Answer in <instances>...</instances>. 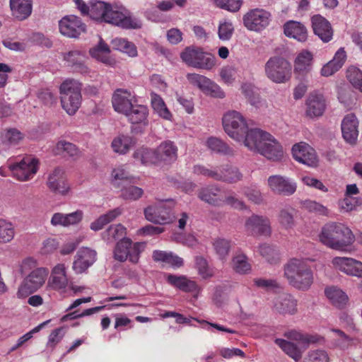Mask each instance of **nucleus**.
I'll use <instances>...</instances> for the list:
<instances>
[{
    "mask_svg": "<svg viewBox=\"0 0 362 362\" xmlns=\"http://www.w3.org/2000/svg\"><path fill=\"white\" fill-rule=\"evenodd\" d=\"M335 270L349 276L362 278V262L347 257H335L332 259Z\"/></svg>",
    "mask_w": 362,
    "mask_h": 362,
    "instance_id": "dca6fc26",
    "label": "nucleus"
},
{
    "mask_svg": "<svg viewBox=\"0 0 362 362\" xmlns=\"http://www.w3.org/2000/svg\"><path fill=\"white\" fill-rule=\"evenodd\" d=\"M9 6L12 16L18 21L27 19L32 13V0H10Z\"/></svg>",
    "mask_w": 362,
    "mask_h": 362,
    "instance_id": "bb28decb",
    "label": "nucleus"
},
{
    "mask_svg": "<svg viewBox=\"0 0 362 362\" xmlns=\"http://www.w3.org/2000/svg\"><path fill=\"white\" fill-rule=\"evenodd\" d=\"M85 53L79 50H72L67 53L63 54L64 60L71 66L75 71L81 74H88L89 69L85 64Z\"/></svg>",
    "mask_w": 362,
    "mask_h": 362,
    "instance_id": "a878e982",
    "label": "nucleus"
},
{
    "mask_svg": "<svg viewBox=\"0 0 362 362\" xmlns=\"http://www.w3.org/2000/svg\"><path fill=\"white\" fill-rule=\"evenodd\" d=\"M216 5L221 8L235 12L241 6L242 0H213Z\"/></svg>",
    "mask_w": 362,
    "mask_h": 362,
    "instance_id": "052dcab7",
    "label": "nucleus"
},
{
    "mask_svg": "<svg viewBox=\"0 0 362 362\" xmlns=\"http://www.w3.org/2000/svg\"><path fill=\"white\" fill-rule=\"evenodd\" d=\"M111 175L115 180H128L134 179V177L124 166L115 168L112 171Z\"/></svg>",
    "mask_w": 362,
    "mask_h": 362,
    "instance_id": "69168bd1",
    "label": "nucleus"
},
{
    "mask_svg": "<svg viewBox=\"0 0 362 362\" xmlns=\"http://www.w3.org/2000/svg\"><path fill=\"white\" fill-rule=\"evenodd\" d=\"M269 187L275 194L281 195H290L296 189V185L291 182H269Z\"/></svg>",
    "mask_w": 362,
    "mask_h": 362,
    "instance_id": "603ef678",
    "label": "nucleus"
},
{
    "mask_svg": "<svg viewBox=\"0 0 362 362\" xmlns=\"http://www.w3.org/2000/svg\"><path fill=\"white\" fill-rule=\"evenodd\" d=\"M64 334L63 327H59L53 329L49 336L47 348L53 350L62 340Z\"/></svg>",
    "mask_w": 362,
    "mask_h": 362,
    "instance_id": "bf43d9fd",
    "label": "nucleus"
},
{
    "mask_svg": "<svg viewBox=\"0 0 362 362\" xmlns=\"http://www.w3.org/2000/svg\"><path fill=\"white\" fill-rule=\"evenodd\" d=\"M275 342L284 351V352H285L295 361H298L301 358V351L293 343L281 339H276Z\"/></svg>",
    "mask_w": 362,
    "mask_h": 362,
    "instance_id": "79ce46f5",
    "label": "nucleus"
},
{
    "mask_svg": "<svg viewBox=\"0 0 362 362\" xmlns=\"http://www.w3.org/2000/svg\"><path fill=\"white\" fill-rule=\"evenodd\" d=\"M341 133L344 140L354 144L358 136V120L354 114L346 115L341 121Z\"/></svg>",
    "mask_w": 362,
    "mask_h": 362,
    "instance_id": "4be33fe9",
    "label": "nucleus"
},
{
    "mask_svg": "<svg viewBox=\"0 0 362 362\" xmlns=\"http://www.w3.org/2000/svg\"><path fill=\"white\" fill-rule=\"evenodd\" d=\"M266 158L273 160H278L283 156V148L279 143L270 134L269 141L264 143L259 152Z\"/></svg>",
    "mask_w": 362,
    "mask_h": 362,
    "instance_id": "473e14b6",
    "label": "nucleus"
},
{
    "mask_svg": "<svg viewBox=\"0 0 362 362\" xmlns=\"http://www.w3.org/2000/svg\"><path fill=\"white\" fill-rule=\"evenodd\" d=\"M214 247L220 258L223 259L228 253L230 243L225 239L218 238L214 242Z\"/></svg>",
    "mask_w": 362,
    "mask_h": 362,
    "instance_id": "e2e57ef3",
    "label": "nucleus"
},
{
    "mask_svg": "<svg viewBox=\"0 0 362 362\" xmlns=\"http://www.w3.org/2000/svg\"><path fill=\"white\" fill-rule=\"evenodd\" d=\"M293 158L309 167H316L318 159L315 149L305 142L296 144L292 147Z\"/></svg>",
    "mask_w": 362,
    "mask_h": 362,
    "instance_id": "6ab92c4d",
    "label": "nucleus"
},
{
    "mask_svg": "<svg viewBox=\"0 0 362 362\" xmlns=\"http://www.w3.org/2000/svg\"><path fill=\"white\" fill-rule=\"evenodd\" d=\"M136 155H140L142 163L146 165H170L177 158V147L174 142L167 140L161 142L154 150L142 149Z\"/></svg>",
    "mask_w": 362,
    "mask_h": 362,
    "instance_id": "20e7f679",
    "label": "nucleus"
},
{
    "mask_svg": "<svg viewBox=\"0 0 362 362\" xmlns=\"http://www.w3.org/2000/svg\"><path fill=\"white\" fill-rule=\"evenodd\" d=\"M113 49L127 54L129 57H135L137 56V48L135 45L127 39L116 37L111 42Z\"/></svg>",
    "mask_w": 362,
    "mask_h": 362,
    "instance_id": "58836bf2",
    "label": "nucleus"
},
{
    "mask_svg": "<svg viewBox=\"0 0 362 362\" xmlns=\"http://www.w3.org/2000/svg\"><path fill=\"white\" fill-rule=\"evenodd\" d=\"M143 194L142 189L130 185L122 191V196L125 199L136 200L140 198Z\"/></svg>",
    "mask_w": 362,
    "mask_h": 362,
    "instance_id": "680f3d73",
    "label": "nucleus"
},
{
    "mask_svg": "<svg viewBox=\"0 0 362 362\" xmlns=\"http://www.w3.org/2000/svg\"><path fill=\"white\" fill-rule=\"evenodd\" d=\"M338 99L345 107H351L355 103V93L348 86L338 87Z\"/></svg>",
    "mask_w": 362,
    "mask_h": 362,
    "instance_id": "c03bdc74",
    "label": "nucleus"
},
{
    "mask_svg": "<svg viewBox=\"0 0 362 362\" xmlns=\"http://www.w3.org/2000/svg\"><path fill=\"white\" fill-rule=\"evenodd\" d=\"M134 140L129 135H119L115 138L112 142L113 151L119 154L127 153L134 145Z\"/></svg>",
    "mask_w": 362,
    "mask_h": 362,
    "instance_id": "e433bc0d",
    "label": "nucleus"
},
{
    "mask_svg": "<svg viewBox=\"0 0 362 362\" xmlns=\"http://www.w3.org/2000/svg\"><path fill=\"white\" fill-rule=\"evenodd\" d=\"M192 173L200 178L216 180L217 177V169H211L201 164H196L192 168Z\"/></svg>",
    "mask_w": 362,
    "mask_h": 362,
    "instance_id": "3c124183",
    "label": "nucleus"
},
{
    "mask_svg": "<svg viewBox=\"0 0 362 362\" xmlns=\"http://www.w3.org/2000/svg\"><path fill=\"white\" fill-rule=\"evenodd\" d=\"M346 77L350 83L362 93V71L355 66L349 67L346 72Z\"/></svg>",
    "mask_w": 362,
    "mask_h": 362,
    "instance_id": "8fccbe9b",
    "label": "nucleus"
},
{
    "mask_svg": "<svg viewBox=\"0 0 362 362\" xmlns=\"http://www.w3.org/2000/svg\"><path fill=\"white\" fill-rule=\"evenodd\" d=\"M235 69L233 66L223 67L220 73L221 79L224 83L231 84L235 80Z\"/></svg>",
    "mask_w": 362,
    "mask_h": 362,
    "instance_id": "774afa93",
    "label": "nucleus"
},
{
    "mask_svg": "<svg viewBox=\"0 0 362 362\" xmlns=\"http://www.w3.org/2000/svg\"><path fill=\"white\" fill-rule=\"evenodd\" d=\"M82 14L99 23H105L123 29L141 28V22L134 18L123 6L111 5L101 1H91L86 5L82 0H74Z\"/></svg>",
    "mask_w": 362,
    "mask_h": 362,
    "instance_id": "f257e3e1",
    "label": "nucleus"
},
{
    "mask_svg": "<svg viewBox=\"0 0 362 362\" xmlns=\"http://www.w3.org/2000/svg\"><path fill=\"white\" fill-rule=\"evenodd\" d=\"M7 167L15 178L21 180H30L37 171L38 160L28 156L19 162L8 161Z\"/></svg>",
    "mask_w": 362,
    "mask_h": 362,
    "instance_id": "f8f14e48",
    "label": "nucleus"
},
{
    "mask_svg": "<svg viewBox=\"0 0 362 362\" xmlns=\"http://www.w3.org/2000/svg\"><path fill=\"white\" fill-rule=\"evenodd\" d=\"M361 204V200L352 196H344V198L339 202V206L341 211H351Z\"/></svg>",
    "mask_w": 362,
    "mask_h": 362,
    "instance_id": "13d9d810",
    "label": "nucleus"
},
{
    "mask_svg": "<svg viewBox=\"0 0 362 362\" xmlns=\"http://www.w3.org/2000/svg\"><path fill=\"white\" fill-rule=\"evenodd\" d=\"M95 260V251L89 248H82L77 252L72 266L73 270L76 274L83 273Z\"/></svg>",
    "mask_w": 362,
    "mask_h": 362,
    "instance_id": "5701e85b",
    "label": "nucleus"
},
{
    "mask_svg": "<svg viewBox=\"0 0 362 362\" xmlns=\"http://www.w3.org/2000/svg\"><path fill=\"white\" fill-rule=\"evenodd\" d=\"M320 241L325 245L339 251H348L355 237L348 227L342 223L326 224L319 235Z\"/></svg>",
    "mask_w": 362,
    "mask_h": 362,
    "instance_id": "7ed1b4c3",
    "label": "nucleus"
},
{
    "mask_svg": "<svg viewBox=\"0 0 362 362\" xmlns=\"http://www.w3.org/2000/svg\"><path fill=\"white\" fill-rule=\"evenodd\" d=\"M214 189H202L199 194V197L201 199L208 202L209 204L213 205H221L222 202L224 201L222 200V194L220 190L216 189L215 191L216 192H213ZM226 203L232 206L236 209H243L244 206V204L243 202L235 199L233 197H229L226 199Z\"/></svg>",
    "mask_w": 362,
    "mask_h": 362,
    "instance_id": "412c9836",
    "label": "nucleus"
},
{
    "mask_svg": "<svg viewBox=\"0 0 362 362\" xmlns=\"http://www.w3.org/2000/svg\"><path fill=\"white\" fill-rule=\"evenodd\" d=\"M245 230L252 236L269 235L272 231L270 221L265 216L253 214L246 220Z\"/></svg>",
    "mask_w": 362,
    "mask_h": 362,
    "instance_id": "a211bd4d",
    "label": "nucleus"
},
{
    "mask_svg": "<svg viewBox=\"0 0 362 362\" xmlns=\"http://www.w3.org/2000/svg\"><path fill=\"white\" fill-rule=\"evenodd\" d=\"M312 25L314 33L323 42L331 40L333 35L332 29L329 21L320 15H315L312 18Z\"/></svg>",
    "mask_w": 362,
    "mask_h": 362,
    "instance_id": "393cba45",
    "label": "nucleus"
},
{
    "mask_svg": "<svg viewBox=\"0 0 362 362\" xmlns=\"http://www.w3.org/2000/svg\"><path fill=\"white\" fill-rule=\"evenodd\" d=\"M241 92L250 105L257 106L260 103V97L257 88L252 83H243L241 86Z\"/></svg>",
    "mask_w": 362,
    "mask_h": 362,
    "instance_id": "a18cd8bd",
    "label": "nucleus"
},
{
    "mask_svg": "<svg viewBox=\"0 0 362 362\" xmlns=\"http://www.w3.org/2000/svg\"><path fill=\"white\" fill-rule=\"evenodd\" d=\"M175 202L173 199L158 201L144 209L146 220L157 224H165L173 221Z\"/></svg>",
    "mask_w": 362,
    "mask_h": 362,
    "instance_id": "0eeeda50",
    "label": "nucleus"
},
{
    "mask_svg": "<svg viewBox=\"0 0 362 362\" xmlns=\"http://www.w3.org/2000/svg\"><path fill=\"white\" fill-rule=\"evenodd\" d=\"M60 33L70 38H77L86 31V25L76 16H66L59 22Z\"/></svg>",
    "mask_w": 362,
    "mask_h": 362,
    "instance_id": "f3484780",
    "label": "nucleus"
},
{
    "mask_svg": "<svg viewBox=\"0 0 362 362\" xmlns=\"http://www.w3.org/2000/svg\"><path fill=\"white\" fill-rule=\"evenodd\" d=\"M151 105L153 110L163 119L171 121L173 115L162 98L156 93H151Z\"/></svg>",
    "mask_w": 362,
    "mask_h": 362,
    "instance_id": "4c0bfd02",
    "label": "nucleus"
},
{
    "mask_svg": "<svg viewBox=\"0 0 362 362\" xmlns=\"http://www.w3.org/2000/svg\"><path fill=\"white\" fill-rule=\"evenodd\" d=\"M270 134L259 129L247 128V132L244 134V138L240 142H242L248 149L259 152L260 148L267 141H269Z\"/></svg>",
    "mask_w": 362,
    "mask_h": 362,
    "instance_id": "aec40b11",
    "label": "nucleus"
},
{
    "mask_svg": "<svg viewBox=\"0 0 362 362\" xmlns=\"http://www.w3.org/2000/svg\"><path fill=\"white\" fill-rule=\"evenodd\" d=\"M271 13L262 8H254L247 11L243 17L244 26L249 30L259 32L270 23Z\"/></svg>",
    "mask_w": 362,
    "mask_h": 362,
    "instance_id": "4468645a",
    "label": "nucleus"
},
{
    "mask_svg": "<svg viewBox=\"0 0 362 362\" xmlns=\"http://www.w3.org/2000/svg\"><path fill=\"white\" fill-rule=\"evenodd\" d=\"M284 32L286 37L293 38L298 42H305L308 38L307 29L300 22L290 21L284 25Z\"/></svg>",
    "mask_w": 362,
    "mask_h": 362,
    "instance_id": "c85d7f7f",
    "label": "nucleus"
},
{
    "mask_svg": "<svg viewBox=\"0 0 362 362\" xmlns=\"http://www.w3.org/2000/svg\"><path fill=\"white\" fill-rule=\"evenodd\" d=\"M313 54L308 50L300 52L294 61V73L300 76L307 74L311 69Z\"/></svg>",
    "mask_w": 362,
    "mask_h": 362,
    "instance_id": "2f4dec72",
    "label": "nucleus"
},
{
    "mask_svg": "<svg viewBox=\"0 0 362 362\" xmlns=\"http://www.w3.org/2000/svg\"><path fill=\"white\" fill-rule=\"evenodd\" d=\"M296 306V300L291 295H285L284 298L275 305L276 309L284 314H294L297 310Z\"/></svg>",
    "mask_w": 362,
    "mask_h": 362,
    "instance_id": "37998d69",
    "label": "nucleus"
},
{
    "mask_svg": "<svg viewBox=\"0 0 362 362\" xmlns=\"http://www.w3.org/2000/svg\"><path fill=\"white\" fill-rule=\"evenodd\" d=\"M216 180L236 181L243 178L240 170L234 165L225 164L217 168Z\"/></svg>",
    "mask_w": 362,
    "mask_h": 362,
    "instance_id": "72a5a7b5",
    "label": "nucleus"
},
{
    "mask_svg": "<svg viewBox=\"0 0 362 362\" xmlns=\"http://www.w3.org/2000/svg\"><path fill=\"white\" fill-rule=\"evenodd\" d=\"M81 84L74 79L65 80L59 87L62 108L69 115H74L81 103Z\"/></svg>",
    "mask_w": 362,
    "mask_h": 362,
    "instance_id": "39448f33",
    "label": "nucleus"
},
{
    "mask_svg": "<svg viewBox=\"0 0 362 362\" xmlns=\"http://www.w3.org/2000/svg\"><path fill=\"white\" fill-rule=\"evenodd\" d=\"M207 147L216 153L223 155H233V149L226 142L216 137H210L206 141Z\"/></svg>",
    "mask_w": 362,
    "mask_h": 362,
    "instance_id": "a19ab883",
    "label": "nucleus"
},
{
    "mask_svg": "<svg viewBox=\"0 0 362 362\" xmlns=\"http://www.w3.org/2000/svg\"><path fill=\"white\" fill-rule=\"evenodd\" d=\"M196 267L198 270L199 274L203 279L211 278L215 274L214 269L210 267L207 261L202 257H197L196 258Z\"/></svg>",
    "mask_w": 362,
    "mask_h": 362,
    "instance_id": "6e6d98bb",
    "label": "nucleus"
},
{
    "mask_svg": "<svg viewBox=\"0 0 362 362\" xmlns=\"http://www.w3.org/2000/svg\"><path fill=\"white\" fill-rule=\"evenodd\" d=\"M290 63L281 57H270L264 66L267 77L277 83L287 81L291 76Z\"/></svg>",
    "mask_w": 362,
    "mask_h": 362,
    "instance_id": "9d476101",
    "label": "nucleus"
},
{
    "mask_svg": "<svg viewBox=\"0 0 362 362\" xmlns=\"http://www.w3.org/2000/svg\"><path fill=\"white\" fill-rule=\"evenodd\" d=\"M222 123L226 133L238 142L243 139L249 127L246 118L235 110L226 112L223 116Z\"/></svg>",
    "mask_w": 362,
    "mask_h": 362,
    "instance_id": "6e6552de",
    "label": "nucleus"
},
{
    "mask_svg": "<svg viewBox=\"0 0 362 362\" xmlns=\"http://www.w3.org/2000/svg\"><path fill=\"white\" fill-rule=\"evenodd\" d=\"M133 98L134 95L129 91L117 89L114 93L112 98L114 110L119 113L125 115L134 105L132 104Z\"/></svg>",
    "mask_w": 362,
    "mask_h": 362,
    "instance_id": "b1692460",
    "label": "nucleus"
},
{
    "mask_svg": "<svg viewBox=\"0 0 362 362\" xmlns=\"http://www.w3.org/2000/svg\"><path fill=\"white\" fill-rule=\"evenodd\" d=\"M309 258H292L284 267V276L289 285L307 291L313 283L314 276Z\"/></svg>",
    "mask_w": 362,
    "mask_h": 362,
    "instance_id": "f03ea898",
    "label": "nucleus"
},
{
    "mask_svg": "<svg viewBox=\"0 0 362 362\" xmlns=\"http://www.w3.org/2000/svg\"><path fill=\"white\" fill-rule=\"evenodd\" d=\"M233 267L238 273H246L250 270L251 265L245 255L239 254L233 259Z\"/></svg>",
    "mask_w": 362,
    "mask_h": 362,
    "instance_id": "4d7b16f0",
    "label": "nucleus"
},
{
    "mask_svg": "<svg viewBox=\"0 0 362 362\" xmlns=\"http://www.w3.org/2000/svg\"><path fill=\"white\" fill-rule=\"evenodd\" d=\"M259 250L260 255L270 264H275L279 262L280 254L274 248L269 245H261Z\"/></svg>",
    "mask_w": 362,
    "mask_h": 362,
    "instance_id": "864d4df0",
    "label": "nucleus"
},
{
    "mask_svg": "<svg viewBox=\"0 0 362 362\" xmlns=\"http://www.w3.org/2000/svg\"><path fill=\"white\" fill-rule=\"evenodd\" d=\"M124 115L132 124L144 127H146L148 124V110L145 105H134Z\"/></svg>",
    "mask_w": 362,
    "mask_h": 362,
    "instance_id": "c756f323",
    "label": "nucleus"
},
{
    "mask_svg": "<svg viewBox=\"0 0 362 362\" xmlns=\"http://www.w3.org/2000/svg\"><path fill=\"white\" fill-rule=\"evenodd\" d=\"M37 261L31 257L26 258L20 264V272L25 276L31 271L38 269Z\"/></svg>",
    "mask_w": 362,
    "mask_h": 362,
    "instance_id": "0e129e2a",
    "label": "nucleus"
},
{
    "mask_svg": "<svg viewBox=\"0 0 362 362\" xmlns=\"http://www.w3.org/2000/svg\"><path fill=\"white\" fill-rule=\"evenodd\" d=\"M54 152L56 154H64L69 156L74 160H78L81 156V152L76 145L64 140L57 142Z\"/></svg>",
    "mask_w": 362,
    "mask_h": 362,
    "instance_id": "c9c22d12",
    "label": "nucleus"
},
{
    "mask_svg": "<svg viewBox=\"0 0 362 362\" xmlns=\"http://www.w3.org/2000/svg\"><path fill=\"white\" fill-rule=\"evenodd\" d=\"M23 139V134L17 129H8L1 134L2 143L6 145H16Z\"/></svg>",
    "mask_w": 362,
    "mask_h": 362,
    "instance_id": "de8ad7c7",
    "label": "nucleus"
},
{
    "mask_svg": "<svg viewBox=\"0 0 362 362\" xmlns=\"http://www.w3.org/2000/svg\"><path fill=\"white\" fill-rule=\"evenodd\" d=\"M187 79L193 86H197L204 94L214 98H223L225 93L221 88L209 78L197 74H188Z\"/></svg>",
    "mask_w": 362,
    "mask_h": 362,
    "instance_id": "2eb2a0df",
    "label": "nucleus"
},
{
    "mask_svg": "<svg viewBox=\"0 0 362 362\" xmlns=\"http://www.w3.org/2000/svg\"><path fill=\"white\" fill-rule=\"evenodd\" d=\"M180 58L186 64L196 69L210 70L216 65V57L213 54L195 46L187 47L180 53Z\"/></svg>",
    "mask_w": 362,
    "mask_h": 362,
    "instance_id": "423d86ee",
    "label": "nucleus"
},
{
    "mask_svg": "<svg viewBox=\"0 0 362 362\" xmlns=\"http://www.w3.org/2000/svg\"><path fill=\"white\" fill-rule=\"evenodd\" d=\"M120 213L121 211L118 209L109 211L107 214L100 216L97 220L93 222L90 225V228L95 231L101 230L105 225L112 221L120 214Z\"/></svg>",
    "mask_w": 362,
    "mask_h": 362,
    "instance_id": "09e8293b",
    "label": "nucleus"
},
{
    "mask_svg": "<svg viewBox=\"0 0 362 362\" xmlns=\"http://www.w3.org/2000/svg\"><path fill=\"white\" fill-rule=\"evenodd\" d=\"M284 337L289 340L295 341L301 345L317 343L322 339L317 334H304L296 329H290L284 333Z\"/></svg>",
    "mask_w": 362,
    "mask_h": 362,
    "instance_id": "f704fd0d",
    "label": "nucleus"
},
{
    "mask_svg": "<svg viewBox=\"0 0 362 362\" xmlns=\"http://www.w3.org/2000/svg\"><path fill=\"white\" fill-rule=\"evenodd\" d=\"M107 235L114 240L122 238L126 235V228L122 224L112 225L107 230Z\"/></svg>",
    "mask_w": 362,
    "mask_h": 362,
    "instance_id": "338daca9",
    "label": "nucleus"
},
{
    "mask_svg": "<svg viewBox=\"0 0 362 362\" xmlns=\"http://www.w3.org/2000/svg\"><path fill=\"white\" fill-rule=\"evenodd\" d=\"M145 243H133L130 239L124 238L118 242L114 251L115 258L119 262L129 259V262L136 264L139 260L140 253L144 250Z\"/></svg>",
    "mask_w": 362,
    "mask_h": 362,
    "instance_id": "9b49d317",
    "label": "nucleus"
},
{
    "mask_svg": "<svg viewBox=\"0 0 362 362\" xmlns=\"http://www.w3.org/2000/svg\"><path fill=\"white\" fill-rule=\"evenodd\" d=\"M49 271L47 268L40 267L31 271L23 279L20 284L17 296L25 298L40 288L47 278Z\"/></svg>",
    "mask_w": 362,
    "mask_h": 362,
    "instance_id": "1a4fd4ad",
    "label": "nucleus"
},
{
    "mask_svg": "<svg viewBox=\"0 0 362 362\" xmlns=\"http://www.w3.org/2000/svg\"><path fill=\"white\" fill-rule=\"evenodd\" d=\"M233 32L234 27L230 21L224 20L219 22L218 35L221 40H229L231 38Z\"/></svg>",
    "mask_w": 362,
    "mask_h": 362,
    "instance_id": "5fc2aeb1",
    "label": "nucleus"
},
{
    "mask_svg": "<svg viewBox=\"0 0 362 362\" xmlns=\"http://www.w3.org/2000/svg\"><path fill=\"white\" fill-rule=\"evenodd\" d=\"M110 52L109 46L102 40L97 47L90 49V54L93 58L108 65L112 64V59L109 56Z\"/></svg>",
    "mask_w": 362,
    "mask_h": 362,
    "instance_id": "ea45409f",
    "label": "nucleus"
},
{
    "mask_svg": "<svg viewBox=\"0 0 362 362\" xmlns=\"http://www.w3.org/2000/svg\"><path fill=\"white\" fill-rule=\"evenodd\" d=\"M325 295L329 303L337 308L343 309L349 303L347 294L337 286H331L326 287Z\"/></svg>",
    "mask_w": 362,
    "mask_h": 362,
    "instance_id": "cd10ccee",
    "label": "nucleus"
},
{
    "mask_svg": "<svg viewBox=\"0 0 362 362\" xmlns=\"http://www.w3.org/2000/svg\"><path fill=\"white\" fill-rule=\"evenodd\" d=\"M15 230L13 224L0 218V243H7L14 237Z\"/></svg>",
    "mask_w": 362,
    "mask_h": 362,
    "instance_id": "49530a36",
    "label": "nucleus"
},
{
    "mask_svg": "<svg viewBox=\"0 0 362 362\" xmlns=\"http://www.w3.org/2000/svg\"><path fill=\"white\" fill-rule=\"evenodd\" d=\"M70 281L66 266L64 263H58L51 270L47 288L61 294H66Z\"/></svg>",
    "mask_w": 362,
    "mask_h": 362,
    "instance_id": "ddd939ff",
    "label": "nucleus"
},
{
    "mask_svg": "<svg viewBox=\"0 0 362 362\" xmlns=\"http://www.w3.org/2000/svg\"><path fill=\"white\" fill-rule=\"evenodd\" d=\"M325 109V100L321 94H310L307 100L306 114L310 117L321 116Z\"/></svg>",
    "mask_w": 362,
    "mask_h": 362,
    "instance_id": "7c9ffc66",
    "label": "nucleus"
}]
</instances>
